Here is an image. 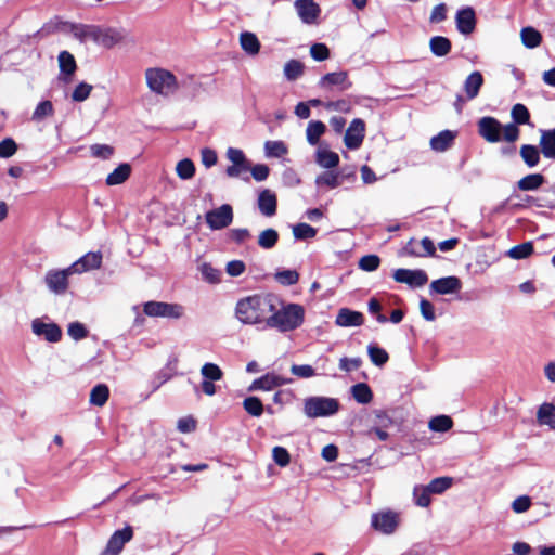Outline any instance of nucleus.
Listing matches in <instances>:
<instances>
[{
	"label": "nucleus",
	"mask_w": 555,
	"mask_h": 555,
	"mask_svg": "<svg viewBox=\"0 0 555 555\" xmlns=\"http://www.w3.org/2000/svg\"><path fill=\"white\" fill-rule=\"evenodd\" d=\"M273 304H278V297L273 295H254L237 301L235 315L240 322L248 325L264 323L268 325Z\"/></svg>",
	"instance_id": "obj_1"
},
{
	"label": "nucleus",
	"mask_w": 555,
	"mask_h": 555,
	"mask_svg": "<svg viewBox=\"0 0 555 555\" xmlns=\"http://www.w3.org/2000/svg\"><path fill=\"white\" fill-rule=\"evenodd\" d=\"M304 320L305 309L301 305L284 304L278 298V304H273L272 312L269 314L267 326L286 333L301 326Z\"/></svg>",
	"instance_id": "obj_2"
},
{
	"label": "nucleus",
	"mask_w": 555,
	"mask_h": 555,
	"mask_svg": "<svg viewBox=\"0 0 555 555\" xmlns=\"http://www.w3.org/2000/svg\"><path fill=\"white\" fill-rule=\"evenodd\" d=\"M145 81L152 92L163 96L172 94L178 88L176 76L160 67L147 68L145 70Z\"/></svg>",
	"instance_id": "obj_3"
},
{
	"label": "nucleus",
	"mask_w": 555,
	"mask_h": 555,
	"mask_svg": "<svg viewBox=\"0 0 555 555\" xmlns=\"http://www.w3.org/2000/svg\"><path fill=\"white\" fill-rule=\"evenodd\" d=\"M339 410V402L335 398L313 396L304 400V413L309 418L328 417Z\"/></svg>",
	"instance_id": "obj_4"
},
{
	"label": "nucleus",
	"mask_w": 555,
	"mask_h": 555,
	"mask_svg": "<svg viewBox=\"0 0 555 555\" xmlns=\"http://www.w3.org/2000/svg\"><path fill=\"white\" fill-rule=\"evenodd\" d=\"M143 311L149 317H160L168 319H181L185 309L180 304H169L163 301H149L144 304Z\"/></svg>",
	"instance_id": "obj_5"
},
{
	"label": "nucleus",
	"mask_w": 555,
	"mask_h": 555,
	"mask_svg": "<svg viewBox=\"0 0 555 555\" xmlns=\"http://www.w3.org/2000/svg\"><path fill=\"white\" fill-rule=\"evenodd\" d=\"M74 274L70 267L66 269H51L44 275V283L48 289L55 295H63L66 293L69 282L68 276Z\"/></svg>",
	"instance_id": "obj_6"
},
{
	"label": "nucleus",
	"mask_w": 555,
	"mask_h": 555,
	"mask_svg": "<svg viewBox=\"0 0 555 555\" xmlns=\"http://www.w3.org/2000/svg\"><path fill=\"white\" fill-rule=\"evenodd\" d=\"M205 220L210 230L224 229L233 221V208L229 204H223L218 208L207 211Z\"/></svg>",
	"instance_id": "obj_7"
},
{
	"label": "nucleus",
	"mask_w": 555,
	"mask_h": 555,
	"mask_svg": "<svg viewBox=\"0 0 555 555\" xmlns=\"http://www.w3.org/2000/svg\"><path fill=\"white\" fill-rule=\"evenodd\" d=\"M399 526V514L392 511H382L372 515V527L383 533L391 534Z\"/></svg>",
	"instance_id": "obj_8"
},
{
	"label": "nucleus",
	"mask_w": 555,
	"mask_h": 555,
	"mask_svg": "<svg viewBox=\"0 0 555 555\" xmlns=\"http://www.w3.org/2000/svg\"><path fill=\"white\" fill-rule=\"evenodd\" d=\"M392 276L396 282L404 283L412 288L422 287L428 281L426 272L421 269H397L393 271Z\"/></svg>",
	"instance_id": "obj_9"
},
{
	"label": "nucleus",
	"mask_w": 555,
	"mask_h": 555,
	"mask_svg": "<svg viewBox=\"0 0 555 555\" xmlns=\"http://www.w3.org/2000/svg\"><path fill=\"white\" fill-rule=\"evenodd\" d=\"M351 81L349 80L348 73L346 70L333 72L324 75L320 80L318 86L323 90H334L337 89L339 91L348 90L351 87Z\"/></svg>",
	"instance_id": "obj_10"
},
{
	"label": "nucleus",
	"mask_w": 555,
	"mask_h": 555,
	"mask_svg": "<svg viewBox=\"0 0 555 555\" xmlns=\"http://www.w3.org/2000/svg\"><path fill=\"white\" fill-rule=\"evenodd\" d=\"M33 333L43 337L49 343H57L62 338V330L55 323H47L42 319H35L31 322Z\"/></svg>",
	"instance_id": "obj_11"
},
{
	"label": "nucleus",
	"mask_w": 555,
	"mask_h": 555,
	"mask_svg": "<svg viewBox=\"0 0 555 555\" xmlns=\"http://www.w3.org/2000/svg\"><path fill=\"white\" fill-rule=\"evenodd\" d=\"M365 134V124L362 119L356 118L346 130L344 143L349 150H357L361 146Z\"/></svg>",
	"instance_id": "obj_12"
},
{
	"label": "nucleus",
	"mask_w": 555,
	"mask_h": 555,
	"mask_svg": "<svg viewBox=\"0 0 555 555\" xmlns=\"http://www.w3.org/2000/svg\"><path fill=\"white\" fill-rule=\"evenodd\" d=\"M435 250V245L428 237H424L421 241L412 238L402 248L401 254L413 257H427L434 256Z\"/></svg>",
	"instance_id": "obj_13"
},
{
	"label": "nucleus",
	"mask_w": 555,
	"mask_h": 555,
	"mask_svg": "<svg viewBox=\"0 0 555 555\" xmlns=\"http://www.w3.org/2000/svg\"><path fill=\"white\" fill-rule=\"evenodd\" d=\"M501 124L493 117H482L478 121V132L488 142L501 141Z\"/></svg>",
	"instance_id": "obj_14"
},
{
	"label": "nucleus",
	"mask_w": 555,
	"mask_h": 555,
	"mask_svg": "<svg viewBox=\"0 0 555 555\" xmlns=\"http://www.w3.org/2000/svg\"><path fill=\"white\" fill-rule=\"evenodd\" d=\"M295 10L305 24H315L320 16L321 9L313 0H296L294 2Z\"/></svg>",
	"instance_id": "obj_15"
},
{
	"label": "nucleus",
	"mask_w": 555,
	"mask_h": 555,
	"mask_svg": "<svg viewBox=\"0 0 555 555\" xmlns=\"http://www.w3.org/2000/svg\"><path fill=\"white\" fill-rule=\"evenodd\" d=\"M462 283L456 276H446L435 280L429 285L430 294L449 295L460 292Z\"/></svg>",
	"instance_id": "obj_16"
},
{
	"label": "nucleus",
	"mask_w": 555,
	"mask_h": 555,
	"mask_svg": "<svg viewBox=\"0 0 555 555\" xmlns=\"http://www.w3.org/2000/svg\"><path fill=\"white\" fill-rule=\"evenodd\" d=\"M102 263V254L100 251L96 253H87L85 256L79 258L73 264H70V270L74 274H81L83 272L99 269Z\"/></svg>",
	"instance_id": "obj_17"
},
{
	"label": "nucleus",
	"mask_w": 555,
	"mask_h": 555,
	"mask_svg": "<svg viewBox=\"0 0 555 555\" xmlns=\"http://www.w3.org/2000/svg\"><path fill=\"white\" fill-rule=\"evenodd\" d=\"M293 379L291 378H284L282 376L275 375L273 373L266 374L261 376L260 378L255 379L251 385L249 386V390H264L269 391L273 388L291 384Z\"/></svg>",
	"instance_id": "obj_18"
},
{
	"label": "nucleus",
	"mask_w": 555,
	"mask_h": 555,
	"mask_svg": "<svg viewBox=\"0 0 555 555\" xmlns=\"http://www.w3.org/2000/svg\"><path fill=\"white\" fill-rule=\"evenodd\" d=\"M132 528L127 526L122 530H117L109 539L105 552L108 555H118L124 545L132 539Z\"/></svg>",
	"instance_id": "obj_19"
},
{
	"label": "nucleus",
	"mask_w": 555,
	"mask_h": 555,
	"mask_svg": "<svg viewBox=\"0 0 555 555\" xmlns=\"http://www.w3.org/2000/svg\"><path fill=\"white\" fill-rule=\"evenodd\" d=\"M457 30L463 35H469L476 26L475 11L470 7L457 11L455 16Z\"/></svg>",
	"instance_id": "obj_20"
},
{
	"label": "nucleus",
	"mask_w": 555,
	"mask_h": 555,
	"mask_svg": "<svg viewBox=\"0 0 555 555\" xmlns=\"http://www.w3.org/2000/svg\"><path fill=\"white\" fill-rule=\"evenodd\" d=\"M315 163L325 169H332L338 166L339 155L328 149L327 144H320L315 151Z\"/></svg>",
	"instance_id": "obj_21"
},
{
	"label": "nucleus",
	"mask_w": 555,
	"mask_h": 555,
	"mask_svg": "<svg viewBox=\"0 0 555 555\" xmlns=\"http://www.w3.org/2000/svg\"><path fill=\"white\" fill-rule=\"evenodd\" d=\"M364 317L361 312L350 310L348 308H341L337 315L335 323L341 327L360 326L363 324Z\"/></svg>",
	"instance_id": "obj_22"
},
{
	"label": "nucleus",
	"mask_w": 555,
	"mask_h": 555,
	"mask_svg": "<svg viewBox=\"0 0 555 555\" xmlns=\"http://www.w3.org/2000/svg\"><path fill=\"white\" fill-rule=\"evenodd\" d=\"M276 195L271 190H263L258 196V208L266 217H272L276 212Z\"/></svg>",
	"instance_id": "obj_23"
},
{
	"label": "nucleus",
	"mask_w": 555,
	"mask_h": 555,
	"mask_svg": "<svg viewBox=\"0 0 555 555\" xmlns=\"http://www.w3.org/2000/svg\"><path fill=\"white\" fill-rule=\"evenodd\" d=\"M122 39V36L119 31L107 28L101 29L99 27L95 28V34L93 40L105 48H112L117 44Z\"/></svg>",
	"instance_id": "obj_24"
},
{
	"label": "nucleus",
	"mask_w": 555,
	"mask_h": 555,
	"mask_svg": "<svg viewBox=\"0 0 555 555\" xmlns=\"http://www.w3.org/2000/svg\"><path fill=\"white\" fill-rule=\"evenodd\" d=\"M483 85V77L480 72L475 70L464 81V91L466 94V100L475 99L481 86Z\"/></svg>",
	"instance_id": "obj_25"
},
{
	"label": "nucleus",
	"mask_w": 555,
	"mask_h": 555,
	"mask_svg": "<svg viewBox=\"0 0 555 555\" xmlns=\"http://www.w3.org/2000/svg\"><path fill=\"white\" fill-rule=\"evenodd\" d=\"M539 145L545 158L555 159V129L542 130Z\"/></svg>",
	"instance_id": "obj_26"
},
{
	"label": "nucleus",
	"mask_w": 555,
	"mask_h": 555,
	"mask_svg": "<svg viewBox=\"0 0 555 555\" xmlns=\"http://www.w3.org/2000/svg\"><path fill=\"white\" fill-rule=\"evenodd\" d=\"M455 137V132L443 130L430 139V147L436 152H444L451 147Z\"/></svg>",
	"instance_id": "obj_27"
},
{
	"label": "nucleus",
	"mask_w": 555,
	"mask_h": 555,
	"mask_svg": "<svg viewBox=\"0 0 555 555\" xmlns=\"http://www.w3.org/2000/svg\"><path fill=\"white\" fill-rule=\"evenodd\" d=\"M537 421L540 425L555 430V405L548 402L542 403L537 411Z\"/></svg>",
	"instance_id": "obj_28"
},
{
	"label": "nucleus",
	"mask_w": 555,
	"mask_h": 555,
	"mask_svg": "<svg viewBox=\"0 0 555 555\" xmlns=\"http://www.w3.org/2000/svg\"><path fill=\"white\" fill-rule=\"evenodd\" d=\"M57 60L61 74L64 76L63 79L68 81V77L72 76L77 68L76 61L73 54H70L68 51H62L59 54Z\"/></svg>",
	"instance_id": "obj_29"
},
{
	"label": "nucleus",
	"mask_w": 555,
	"mask_h": 555,
	"mask_svg": "<svg viewBox=\"0 0 555 555\" xmlns=\"http://www.w3.org/2000/svg\"><path fill=\"white\" fill-rule=\"evenodd\" d=\"M241 48L249 55H257L260 50V42L257 36L250 31H243L240 35Z\"/></svg>",
	"instance_id": "obj_30"
},
{
	"label": "nucleus",
	"mask_w": 555,
	"mask_h": 555,
	"mask_svg": "<svg viewBox=\"0 0 555 555\" xmlns=\"http://www.w3.org/2000/svg\"><path fill=\"white\" fill-rule=\"evenodd\" d=\"M544 182L545 178L543 175L530 173L518 180L517 188L520 191H537L543 185Z\"/></svg>",
	"instance_id": "obj_31"
},
{
	"label": "nucleus",
	"mask_w": 555,
	"mask_h": 555,
	"mask_svg": "<svg viewBox=\"0 0 555 555\" xmlns=\"http://www.w3.org/2000/svg\"><path fill=\"white\" fill-rule=\"evenodd\" d=\"M326 126L320 120H311L306 129V138L310 145L319 144L320 138L325 133Z\"/></svg>",
	"instance_id": "obj_32"
},
{
	"label": "nucleus",
	"mask_w": 555,
	"mask_h": 555,
	"mask_svg": "<svg viewBox=\"0 0 555 555\" xmlns=\"http://www.w3.org/2000/svg\"><path fill=\"white\" fill-rule=\"evenodd\" d=\"M519 154L529 168L535 167L540 162V151L535 145L524 144L519 150Z\"/></svg>",
	"instance_id": "obj_33"
},
{
	"label": "nucleus",
	"mask_w": 555,
	"mask_h": 555,
	"mask_svg": "<svg viewBox=\"0 0 555 555\" xmlns=\"http://www.w3.org/2000/svg\"><path fill=\"white\" fill-rule=\"evenodd\" d=\"M131 173V167L129 164H120L113 172L106 177L107 185H118L124 183Z\"/></svg>",
	"instance_id": "obj_34"
},
{
	"label": "nucleus",
	"mask_w": 555,
	"mask_h": 555,
	"mask_svg": "<svg viewBox=\"0 0 555 555\" xmlns=\"http://www.w3.org/2000/svg\"><path fill=\"white\" fill-rule=\"evenodd\" d=\"M430 51L436 56H444L451 50V42L442 36H435L429 41Z\"/></svg>",
	"instance_id": "obj_35"
},
{
	"label": "nucleus",
	"mask_w": 555,
	"mask_h": 555,
	"mask_svg": "<svg viewBox=\"0 0 555 555\" xmlns=\"http://www.w3.org/2000/svg\"><path fill=\"white\" fill-rule=\"evenodd\" d=\"M109 397V389L105 384L94 386L90 392V403L95 406H103Z\"/></svg>",
	"instance_id": "obj_36"
},
{
	"label": "nucleus",
	"mask_w": 555,
	"mask_h": 555,
	"mask_svg": "<svg viewBox=\"0 0 555 555\" xmlns=\"http://www.w3.org/2000/svg\"><path fill=\"white\" fill-rule=\"evenodd\" d=\"M521 41L529 49L537 48L542 41L541 34L533 27H525L520 31Z\"/></svg>",
	"instance_id": "obj_37"
},
{
	"label": "nucleus",
	"mask_w": 555,
	"mask_h": 555,
	"mask_svg": "<svg viewBox=\"0 0 555 555\" xmlns=\"http://www.w3.org/2000/svg\"><path fill=\"white\" fill-rule=\"evenodd\" d=\"M201 376L203 379L219 382L223 378V372L220 366L212 362H206L201 367Z\"/></svg>",
	"instance_id": "obj_38"
},
{
	"label": "nucleus",
	"mask_w": 555,
	"mask_h": 555,
	"mask_svg": "<svg viewBox=\"0 0 555 555\" xmlns=\"http://www.w3.org/2000/svg\"><path fill=\"white\" fill-rule=\"evenodd\" d=\"M351 393L354 400L361 404L371 402L373 393L365 383H359L351 387Z\"/></svg>",
	"instance_id": "obj_39"
},
{
	"label": "nucleus",
	"mask_w": 555,
	"mask_h": 555,
	"mask_svg": "<svg viewBox=\"0 0 555 555\" xmlns=\"http://www.w3.org/2000/svg\"><path fill=\"white\" fill-rule=\"evenodd\" d=\"M176 173L181 180H190L195 175V165L190 158H183L176 165Z\"/></svg>",
	"instance_id": "obj_40"
},
{
	"label": "nucleus",
	"mask_w": 555,
	"mask_h": 555,
	"mask_svg": "<svg viewBox=\"0 0 555 555\" xmlns=\"http://www.w3.org/2000/svg\"><path fill=\"white\" fill-rule=\"evenodd\" d=\"M304 64L297 60H289L284 65V76L287 80L294 81L304 74Z\"/></svg>",
	"instance_id": "obj_41"
},
{
	"label": "nucleus",
	"mask_w": 555,
	"mask_h": 555,
	"mask_svg": "<svg viewBox=\"0 0 555 555\" xmlns=\"http://www.w3.org/2000/svg\"><path fill=\"white\" fill-rule=\"evenodd\" d=\"M452 426H453V421L448 415L435 416L428 423L429 429L433 431H436V433H446L449 429H451Z\"/></svg>",
	"instance_id": "obj_42"
},
{
	"label": "nucleus",
	"mask_w": 555,
	"mask_h": 555,
	"mask_svg": "<svg viewBox=\"0 0 555 555\" xmlns=\"http://www.w3.org/2000/svg\"><path fill=\"white\" fill-rule=\"evenodd\" d=\"M279 240V233L274 229H267L260 232L258 236V245L263 249H271Z\"/></svg>",
	"instance_id": "obj_43"
},
{
	"label": "nucleus",
	"mask_w": 555,
	"mask_h": 555,
	"mask_svg": "<svg viewBox=\"0 0 555 555\" xmlns=\"http://www.w3.org/2000/svg\"><path fill=\"white\" fill-rule=\"evenodd\" d=\"M430 491L427 486L417 485L413 489L414 502L417 506L427 507L430 504Z\"/></svg>",
	"instance_id": "obj_44"
},
{
	"label": "nucleus",
	"mask_w": 555,
	"mask_h": 555,
	"mask_svg": "<svg viewBox=\"0 0 555 555\" xmlns=\"http://www.w3.org/2000/svg\"><path fill=\"white\" fill-rule=\"evenodd\" d=\"M533 253V245L531 242H526L512 247L507 251V256L512 259H525Z\"/></svg>",
	"instance_id": "obj_45"
},
{
	"label": "nucleus",
	"mask_w": 555,
	"mask_h": 555,
	"mask_svg": "<svg viewBox=\"0 0 555 555\" xmlns=\"http://www.w3.org/2000/svg\"><path fill=\"white\" fill-rule=\"evenodd\" d=\"M452 486V478L450 477H438L433 479L427 488L431 494H441Z\"/></svg>",
	"instance_id": "obj_46"
},
{
	"label": "nucleus",
	"mask_w": 555,
	"mask_h": 555,
	"mask_svg": "<svg viewBox=\"0 0 555 555\" xmlns=\"http://www.w3.org/2000/svg\"><path fill=\"white\" fill-rule=\"evenodd\" d=\"M287 151V146L282 141H267L264 143V152L268 157H281Z\"/></svg>",
	"instance_id": "obj_47"
},
{
	"label": "nucleus",
	"mask_w": 555,
	"mask_h": 555,
	"mask_svg": "<svg viewBox=\"0 0 555 555\" xmlns=\"http://www.w3.org/2000/svg\"><path fill=\"white\" fill-rule=\"evenodd\" d=\"M315 184L318 186L325 185L330 189H335L340 184V182L337 173L333 171H325L315 178Z\"/></svg>",
	"instance_id": "obj_48"
},
{
	"label": "nucleus",
	"mask_w": 555,
	"mask_h": 555,
	"mask_svg": "<svg viewBox=\"0 0 555 555\" xmlns=\"http://www.w3.org/2000/svg\"><path fill=\"white\" fill-rule=\"evenodd\" d=\"M512 118L515 124L518 125H527L530 120V114L528 108L520 103H517L513 106L511 112Z\"/></svg>",
	"instance_id": "obj_49"
},
{
	"label": "nucleus",
	"mask_w": 555,
	"mask_h": 555,
	"mask_svg": "<svg viewBox=\"0 0 555 555\" xmlns=\"http://www.w3.org/2000/svg\"><path fill=\"white\" fill-rule=\"evenodd\" d=\"M293 235L296 240L313 238L317 235V229L308 223H298L293 227Z\"/></svg>",
	"instance_id": "obj_50"
},
{
	"label": "nucleus",
	"mask_w": 555,
	"mask_h": 555,
	"mask_svg": "<svg viewBox=\"0 0 555 555\" xmlns=\"http://www.w3.org/2000/svg\"><path fill=\"white\" fill-rule=\"evenodd\" d=\"M225 156H227L228 160L231 162V165L250 166L244 152L240 149L229 147L227 150Z\"/></svg>",
	"instance_id": "obj_51"
},
{
	"label": "nucleus",
	"mask_w": 555,
	"mask_h": 555,
	"mask_svg": "<svg viewBox=\"0 0 555 555\" xmlns=\"http://www.w3.org/2000/svg\"><path fill=\"white\" fill-rule=\"evenodd\" d=\"M243 406L253 416H260L263 412V404L257 397H248L243 401Z\"/></svg>",
	"instance_id": "obj_52"
},
{
	"label": "nucleus",
	"mask_w": 555,
	"mask_h": 555,
	"mask_svg": "<svg viewBox=\"0 0 555 555\" xmlns=\"http://www.w3.org/2000/svg\"><path fill=\"white\" fill-rule=\"evenodd\" d=\"M367 352H369V357L371 359V361L375 364V365H384L387 361H388V353L375 346V345H370L367 347Z\"/></svg>",
	"instance_id": "obj_53"
},
{
	"label": "nucleus",
	"mask_w": 555,
	"mask_h": 555,
	"mask_svg": "<svg viewBox=\"0 0 555 555\" xmlns=\"http://www.w3.org/2000/svg\"><path fill=\"white\" fill-rule=\"evenodd\" d=\"M95 28H96V26L77 24V25L72 26V33L76 38H78L80 40L93 39L94 34H95Z\"/></svg>",
	"instance_id": "obj_54"
},
{
	"label": "nucleus",
	"mask_w": 555,
	"mask_h": 555,
	"mask_svg": "<svg viewBox=\"0 0 555 555\" xmlns=\"http://www.w3.org/2000/svg\"><path fill=\"white\" fill-rule=\"evenodd\" d=\"M198 269H199L202 276L205 281H207L209 283L220 282L221 272L219 270L215 269L211 264L204 262L199 266Z\"/></svg>",
	"instance_id": "obj_55"
},
{
	"label": "nucleus",
	"mask_w": 555,
	"mask_h": 555,
	"mask_svg": "<svg viewBox=\"0 0 555 555\" xmlns=\"http://www.w3.org/2000/svg\"><path fill=\"white\" fill-rule=\"evenodd\" d=\"M276 281L285 286L294 285L299 280V274L295 270H283L275 273Z\"/></svg>",
	"instance_id": "obj_56"
},
{
	"label": "nucleus",
	"mask_w": 555,
	"mask_h": 555,
	"mask_svg": "<svg viewBox=\"0 0 555 555\" xmlns=\"http://www.w3.org/2000/svg\"><path fill=\"white\" fill-rule=\"evenodd\" d=\"M53 114V105L50 101L40 102L33 113V119L40 121L43 118Z\"/></svg>",
	"instance_id": "obj_57"
},
{
	"label": "nucleus",
	"mask_w": 555,
	"mask_h": 555,
	"mask_svg": "<svg viewBox=\"0 0 555 555\" xmlns=\"http://www.w3.org/2000/svg\"><path fill=\"white\" fill-rule=\"evenodd\" d=\"M380 263V259L376 255H366L359 260V268L366 272L375 271Z\"/></svg>",
	"instance_id": "obj_58"
},
{
	"label": "nucleus",
	"mask_w": 555,
	"mask_h": 555,
	"mask_svg": "<svg viewBox=\"0 0 555 555\" xmlns=\"http://www.w3.org/2000/svg\"><path fill=\"white\" fill-rule=\"evenodd\" d=\"M291 372L299 378H311L317 376L315 370L309 364H293L291 366Z\"/></svg>",
	"instance_id": "obj_59"
},
{
	"label": "nucleus",
	"mask_w": 555,
	"mask_h": 555,
	"mask_svg": "<svg viewBox=\"0 0 555 555\" xmlns=\"http://www.w3.org/2000/svg\"><path fill=\"white\" fill-rule=\"evenodd\" d=\"M92 86L87 82H80L73 91L72 99L75 102L87 100L91 93Z\"/></svg>",
	"instance_id": "obj_60"
},
{
	"label": "nucleus",
	"mask_w": 555,
	"mask_h": 555,
	"mask_svg": "<svg viewBox=\"0 0 555 555\" xmlns=\"http://www.w3.org/2000/svg\"><path fill=\"white\" fill-rule=\"evenodd\" d=\"M272 457L274 462L281 467L287 466L291 462L289 453L283 447H274L272 450Z\"/></svg>",
	"instance_id": "obj_61"
},
{
	"label": "nucleus",
	"mask_w": 555,
	"mask_h": 555,
	"mask_svg": "<svg viewBox=\"0 0 555 555\" xmlns=\"http://www.w3.org/2000/svg\"><path fill=\"white\" fill-rule=\"evenodd\" d=\"M67 333L75 340L83 339L88 335L86 326L80 322L69 323Z\"/></svg>",
	"instance_id": "obj_62"
},
{
	"label": "nucleus",
	"mask_w": 555,
	"mask_h": 555,
	"mask_svg": "<svg viewBox=\"0 0 555 555\" xmlns=\"http://www.w3.org/2000/svg\"><path fill=\"white\" fill-rule=\"evenodd\" d=\"M310 55L321 62L330 57V50L324 43H314L310 48Z\"/></svg>",
	"instance_id": "obj_63"
},
{
	"label": "nucleus",
	"mask_w": 555,
	"mask_h": 555,
	"mask_svg": "<svg viewBox=\"0 0 555 555\" xmlns=\"http://www.w3.org/2000/svg\"><path fill=\"white\" fill-rule=\"evenodd\" d=\"M17 151L14 140L7 138L0 142V157L8 158L13 156Z\"/></svg>",
	"instance_id": "obj_64"
}]
</instances>
